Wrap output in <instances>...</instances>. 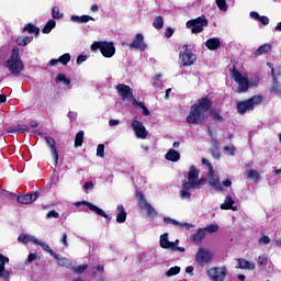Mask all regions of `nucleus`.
<instances>
[{
    "instance_id": "nucleus-1",
    "label": "nucleus",
    "mask_w": 281,
    "mask_h": 281,
    "mask_svg": "<svg viewBox=\"0 0 281 281\" xmlns=\"http://www.w3.org/2000/svg\"><path fill=\"white\" fill-rule=\"evenodd\" d=\"M212 109V101L207 98L200 99L190 109V113L187 116L188 124H203L205 114Z\"/></svg>"
},
{
    "instance_id": "nucleus-2",
    "label": "nucleus",
    "mask_w": 281,
    "mask_h": 281,
    "mask_svg": "<svg viewBox=\"0 0 281 281\" xmlns=\"http://www.w3.org/2000/svg\"><path fill=\"white\" fill-rule=\"evenodd\" d=\"M204 182L205 179H199V169L191 166L188 173V181L182 183V189L180 191L181 199H190V196H192V190H199Z\"/></svg>"
},
{
    "instance_id": "nucleus-3",
    "label": "nucleus",
    "mask_w": 281,
    "mask_h": 281,
    "mask_svg": "<svg viewBox=\"0 0 281 281\" xmlns=\"http://www.w3.org/2000/svg\"><path fill=\"white\" fill-rule=\"evenodd\" d=\"M232 78L237 85V93H247V91H249V88L257 87L258 82H260V78L255 77L252 79H249V77H247V74H241L236 69L232 71Z\"/></svg>"
},
{
    "instance_id": "nucleus-4",
    "label": "nucleus",
    "mask_w": 281,
    "mask_h": 281,
    "mask_svg": "<svg viewBox=\"0 0 281 281\" xmlns=\"http://www.w3.org/2000/svg\"><path fill=\"white\" fill-rule=\"evenodd\" d=\"M5 69L9 70L11 76L19 77L24 69L23 60L19 57V48L14 46L9 59L4 63Z\"/></svg>"
},
{
    "instance_id": "nucleus-5",
    "label": "nucleus",
    "mask_w": 281,
    "mask_h": 281,
    "mask_svg": "<svg viewBox=\"0 0 281 281\" xmlns=\"http://www.w3.org/2000/svg\"><path fill=\"white\" fill-rule=\"evenodd\" d=\"M262 100H263L262 95L257 94L248 100L238 101L237 113H239V115H245V113L249 111H254V109H256L259 104H262Z\"/></svg>"
},
{
    "instance_id": "nucleus-6",
    "label": "nucleus",
    "mask_w": 281,
    "mask_h": 281,
    "mask_svg": "<svg viewBox=\"0 0 281 281\" xmlns=\"http://www.w3.org/2000/svg\"><path fill=\"white\" fill-rule=\"evenodd\" d=\"M136 198L138 199L139 209L143 210V212H146L148 218H157V210H155L153 205L146 201L144 194L142 192H137Z\"/></svg>"
},
{
    "instance_id": "nucleus-7",
    "label": "nucleus",
    "mask_w": 281,
    "mask_h": 281,
    "mask_svg": "<svg viewBox=\"0 0 281 281\" xmlns=\"http://www.w3.org/2000/svg\"><path fill=\"white\" fill-rule=\"evenodd\" d=\"M207 18H205V15H202L194 20L188 21L187 27H192V34H201V32H203V27H207Z\"/></svg>"
},
{
    "instance_id": "nucleus-8",
    "label": "nucleus",
    "mask_w": 281,
    "mask_h": 281,
    "mask_svg": "<svg viewBox=\"0 0 281 281\" xmlns=\"http://www.w3.org/2000/svg\"><path fill=\"white\" fill-rule=\"evenodd\" d=\"M131 128L137 139H146L148 137V130H146V125H144L142 121L137 120V117L132 120Z\"/></svg>"
},
{
    "instance_id": "nucleus-9",
    "label": "nucleus",
    "mask_w": 281,
    "mask_h": 281,
    "mask_svg": "<svg viewBox=\"0 0 281 281\" xmlns=\"http://www.w3.org/2000/svg\"><path fill=\"white\" fill-rule=\"evenodd\" d=\"M116 93H119L124 102H131L133 104V101L137 100L135 99V95H133V88L124 83H119L116 86Z\"/></svg>"
},
{
    "instance_id": "nucleus-10",
    "label": "nucleus",
    "mask_w": 281,
    "mask_h": 281,
    "mask_svg": "<svg viewBox=\"0 0 281 281\" xmlns=\"http://www.w3.org/2000/svg\"><path fill=\"white\" fill-rule=\"evenodd\" d=\"M179 63L182 67H190L196 63V56L186 46V49L180 52Z\"/></svg>"
},
{
    "instance_id": "nucleus-11",
    "label": "nucleus",
    "mask_w": 281,
    "mask_h": 281,
    "mask_svg": "<svg viewBox=\"0 0 281 281\" xmlns=\"http://www.w3.org/2000/svg\"><path fill=\"white\" fill-rule=\"evenodd\" d=\"M195 262L200 265V267H206L212 262V254L210 250L205 248H200L195 255Z\"/></svg>"
},
{
    "instance_id": "nucleus-12",
    "label": "nucleus",
    "mask_w": 281,
    "mask_h": 281,
    "mask_svg": "<svg viewBox=\"0 0 281 281\" xmlns=\"http://www.w3.org/2000/svg\"><path fill=\"white\" fill-rule=\"evenodd\" d=\"M209 186L216 192H223V184H221V179L214 171L212 165H209Z\"/></svg>"
},
{
    "instance_id": "nucleus-13",
    "label": "nucleus",
    "mask_w": 281,
    "mask_h": 281,
    "mask_svg": "<svg viewBox=\"0 0 281 281\" xmlns=\"http://www.w3.org/2000/svg\"><path fill=\"white\" fill-rule=\"evenodd\" d=\"M227 276L225 268L214 267L207 270V278L211 281H224Z\"/></svg>"
},
{
    "instance_id": "nucleus-14",
    "label": "nucleus",
    "mask_w": 281,
    "mask_h": 281,
    "mask_svg": "<svg viewBox=\"0 0 281 281\" xmlns=\"http://www.w3.org/2000/svg\"><path fill=\"white\" fill-rule=\"evenodd\" d=\"M74 205L76 207H80V205H86L88 206L90 212H93L98 216H102V218H106L108 221H111V217H109V214L104 212V210L98 207L95 204L87 202V201H80V202H75Z\"/></svg>"
},
{
    "instance_id": "nucleus-15",
    "label": "nucleus",
    "mask_w": 281,
    "mask_h": 281,
    "mask_svg": "<svg viewBox=\"0 0 281 281\" xmlns=\"http://www.w3.org/2000/svg\"><path fill=\"white\" fill-rule=\"evenodd\" d=\"M100 52L104 58H113L115 56V44L113 42H103Z\"/></svg>"
},
{
    "instance_id": "nucleus-16",
    "label": "nucleus",
    "mask_w": 281,
    "mask_h": 281,
    "mask_svg": "<svg viewBox=\"0 0 281 281\" xmlns=\"http://www.w3.org/2000/svg\"><path fill=\"white\" fill-rule=\"evenodd\" d=\"M130 47L132 49H138L139 52H146V48L148 47V45L146 44V42H144V35L138 33L136 34L133 42L130 44Z\"/></svg>"
},
{
    "instance_id": "nucleus-17",
    "label": "nucleus",
    "mask_w": 281,
    "mask_h": 281,
    "mask_svg": "<svg viewBox=\"0 0 281 281\" xmlns=\"http://www.w3.org/2000/svg\"><path fill=\"white\" fill-rule=\"evenodd\" d=\"M280 67L272 69V89L271 92L276 93V95H281V87L280 83L278 82V78L280 76Z\"/></svg>"
},
{
    "instance_id": "nucleus-18",
    "label": "nucleus",
    "mask_w": 281,
    "mask_h": 281,
    "mask_svg": "<svg viewBox=\"0 0 281 281\" xmlns=\"http://www.w3.org/2000/svg\"><path fill=\"white\" fill-rule=\"evenodd\" d=\"M155 260V254L153 252H143L139 255L138 262L143 267H149V265H153V261Z\"/></svg>"
},
{
    "instance_id": "nucleus-19",
    "label": "nucleus",
    "mask_w": 281,
    "mask_h": 281,
    "mask_svg": "<svg viewBox=\"0 0 281 281\" xmlns=\"http://www.w3.org/2000/svg\"><path fill=\"white\" fill-rule=\"evenodd\" d=\"M209 135L212 138V155L214 159H221V153L218 151V140L216 139V136L214 135V132L212 131V128H209Z\"/></svg>"
},
{
    "instance_id": "nucleus-20",
    "label": "nucleus",
    "mask_w": 281,
    "mask_h": 281,
    "mask_svg": "<svg viewBox=\"0 0 281 281\" xmlns=\"http://www.w3.org/2000/svg\"><path fill=\"white\" fill-rule=\"evenodd\" d=\"M36 199H38V192L25 194V195H19L18 203H22L23 205H30V203H34Z\"/></svg>"
},
{
    "instance_id": "nucleus-21",
    "label": "nucleus",
    "mask_w": 281,
    "mask_h": 281,
    "mask_svg": "<svg viewBox=\"0 0 281 281\" xmlns=\"http://www.w3.org/2000/svg\"><path fill=\"white\" fill-rule=\"evenodd\" d=\"M45 139L48 148H50V153L53 155L55 164H58V149L56 148V140L49 136H46Z\"/></svg>"
},
{
    "instance_id": "nucleus-22",
    "label": "nucleus",
    "mask_w": 281,
    "mask_h": 281,
    "mask_svg": "<svg viewBox=\"0 0 281 281\" xmlns=\"http://www.w3.org/2000/svg\"><path fill=\"white\" fill-rule=\"evenodd\" d=\"M236 202L232 195H227L224 203L221 204V210H232L233 212H238V206L234 205Z\"/></svg>"
},
{
    "instance_id": "nucleus-23",
    "label": "nucleus",
    "mask_w": 281,
    "mask_h": 281,
    "mask_svg": "<svg viewBox=\"0 0 281 281\" xmlns=\"http://www.w3.org/2000/svg\"><path fill=\"white\" fill-rule=\"evenodd\" d=\"M237 266L236 269H246L247 271H254L256 269V265L254 262H250L246 259H237Z\"/></svg>"
},
{
    "instance_id": "nucleus-24",
    "label": "nucleus",
    "mask_w": 281,
    "mask_h": 281,
    "mask_svg": "<svg viewBox=\"0 0 281 281\" xmlns=\"http://www.w3.org/2000/svg\"><path fill=\"white\" fill-rule=\"evenodd\" d=\"M205 47H207V49H210L211 52H215V49H218V47H221V38L218 37L209 38L205 42Z\"/></svg>"
},
{
    "instance_id": "nucleus-25",
    "label": "nucleus",
    "mask_w": 281,
    "mask_h": 281,
    "mask_svg": "<svg viewBox=\"0 0 281 281\" xmlns=\"http://www.w3.org/2000/svg\"><path fill=\"white\" fill-rule=\"evenodd\" d=\"M160 247L161 249H169V251L175 249V245L168 239V233L160 235Z\"/></svg>"
},
{
    "instance_id": "nucleus-26",
    "label": "nucleus",
    "mask_w": 281,
    "mask_h": 281,
    "mask_svg": "<svg viewBox=\"0 0 281 281\" xmlns=\"http://www.w3.org/2000/svg\"><path fill=\"white\" fill-rule=\"evenodd\" d=\"M53 257L55 258V260H57V263L59 267H66V269H72L74 263L71 262V260L65 257H60L56 254Z\"/></svg>"
},
{
    "instance_id": "nucleus-27",
    "label": "nucleus",
    "mask_w": 281,
    "mask_h": 281,
    "mask_svg": "<svg viewBox=\"0 0 281 281\" xmlns=\"http://www.w3.org/2000/svg\"><path fill=\"white\" fill-rule=\"evenodd\" d=\"M165 159H167V161L177 162L181 159V154L176 149H169L165 155Z\"/></svg>"
},
{
    "instance_id": "nucleus-28",
    "label": "nucleus",
    "mask_w": 281,
    "mask_h": 281,
    "mask_svg": "<svg viewBox=\"0 0 281 281\" xmlns=\"http://www.w3.org/2000/svg\"><path fill=\"white\" fill-rule=\"evenodd\" d=\"M27 131H30V126L25 124H18V125L10 126L7 130V133H27Z\"/></svg>"
},
{
    "instance_id": "nucleus-29",
    "label": "nucleus",
    "mask_w": 281,
    "mask_h": 281,
    "mask_svg": "<svg viewBox=\"0 0 281 281\" xmlns=\"http://www.w3.org/2000/svg\"><path fill=\"white\" fill-rule=\"evenodd\" d=\"M70 21L72 23H89V21H95V19L90 15H71Z\"/></svg>"
},
{
    "instance_id": "nucleus-30",
    "label": "nucleus",
    "mask_w": 281,
    "mask_h": 281,
    "mask_svg": "<svg viewBox=\"0 0 281 281\" xmlns=\"http://www.w3.org/2000/svg\"><path fill=\"white\" fill-rule=\"evenodd\" d=\"M116 211L119 212L116 214V223H125L126 222V211H124V205H122V204L117 205Z\"/></svg>"
},
{
    "instance_id": "nucleus-31",
    "label": "nucleus",
    "mask_w": 281,
    "mask_h": 281,
    "mask_svg": "<svg viewBox=\"0 0 281 281\" xmlns=\"http://www.w3.org/2000/svg\"><path fill=\"white\" fill-rule=\"evenodd\" d=\"M250 19H254V21H260L262 25H269V18L266 15L260 16V14L256 11L250 12Z\"/></svg>"
},
{
    "instance_id": "nucleus-32",
    "label": "nucleus",
    "mask_w": 281,
    "mask_h": 281,
    "mask_svg": "<svg viewBox=\"0 0 281 281\" xmlns=\"http://www.w3.org/2000/svg\"><path fill=\"white\" fill-rule=\"evenodd\" d=\"M18 240H19V243H22V245H27V243H34V245H36L37 238L32 235L21 234L18 237Z\"/></svg>"
},
{
    "instance_id": "nucleus-33",
    "label": "nucleus",
    "mask_w": 281,
    "mask_h": 281,
    "mask_svg": "<svg viewBox=\"0 0 281 281\" xmlns=\"http://www.w3.org/2000/svg\"><path fill=\"white\" fill-rule=\"evenodd\" d=\"M132 104H133V106H138L139 109H142V115H144V116L150 115V110H148L146 108V103H144L143 101H139L136 99L133 101Z\"/></svg>"
},
{
    "instance_id": "nucleus-34",
    "label": "nucleus",
    "mask_w": 281,
    "mask_h": 281,
    "mask_svg": "<svg viewBox=\"0 0 281 281\" xmlns=\"http://www.w3.org/2000/svg\"><path fill=\"white\" fill-rule=\"evenodd\" d=\"M33 40V36H20L16 38V45H19L20 47H25L26 45H30Z\"/></svg>"
},
{
    "instance_id": "nucleus-35",
    "label": "nucleus",
    "mask_w": 281,
    "mask_h": 281,
    "mask_svg": "<svg viewBox=\"0 0 281 281\" xmlns=\"http://www.w3.org/2000/svg\"><path fill=\"white\" fill-rule=\"evenodd\" d=\"M205 229L204 228H199L195 234L192 235V240L193 243H201L205 238Z\"/></svg>"
},
{
    "instance_id": "nucleus-36",
    "label": "nucleus",
    "mask_w": 281,
    "mask_h": 281,
    "mask_svg": "<svg viewBox=\"0 0 281 281\" xmlns=\"http://www.w3.org/2000/svg\"><path fill=\"white\" fill-rule=\"evenodd\" d=\"M271 44H263L261 45L256 52L255 56H262V54H269L271 52Z\"/></svg>"
},
{
    "instance_id": "nucleus-37",
    "label": "nucleus",
    "mask_w": 281,
    "mask_h": 281,
    "mask_svg": "<svg viewBox=\"0 0 281 281\" xmlns=\"http://www.w3.org/2000/svg\"><path fill=\"white\" fill-rule=\"evenodd\" d=\"M247 179H250V181H258L260 179V172L249 169L246 171Z\"/></svg>"
},
{
    "instance_id": "nucleus-38",
    "label": "nucleus",
    "mask_w": 281,
    "mask_h": 281,
    "mask_svg": "<svg viewBox=\"0 0 281 281\" xmlns=\"http://www.w3.org/2000/svg\"><path fill=\"white\" fill-rule=\"evenodd\" d=\"M82 142H85V131H79L75 138V148H80Z\"/></svg>"
},
{
    "instance_id": "nucleus-39",
    "label": "nucleus",
    "mask_w": 281,
    "mask_h": 281,
    "mask_svg": "<svg viewBox=\"0 0 281 281\" xmlns=\"http://www.w3.org/2000/svg\"><path fill=\"white\" fill-rule=\"evenodd\" d=\"M35 245H40L41 248L44 249V251H47V254H50L52 256H55L56 254L54 252V249H52V247H49V245H47V243L43 241V240H35Z\"/></svg>"
},
{
    "instance_id": "nucleus-40",
    "label": "nucleus",
    "mask_w": 281,
    "mask_h": 281,
    "mask_svg": "<svg viewBox=\"0 0 281 281\" xmlns=\"http://www.w3.org/2000/svg\"><path fill=\"white\" fill-rule=\"evenodd\" d=\"M104 273V266L98 265L97 267H92L91 269V278H98Z\"/></svg>"
},
{
    "instance_id": "nucleus-41",
    "label": "nucleus",
    "mask_w": 281,
    "mask_h": 281,
    "mask_svg": "<svg viewBox=\"0 0 281 281\" xmlns=\"http://www.w3.org/2000/svg\"><path fill=\"white\" fill-rule=\"evenodd\" d=\"M54 27H56V21L49 20L43 27L42 32H43V34H49V32H52V30H54Z\"/></svg>"
},
{
    "instance_id": "nucleus-42",
    "label": "nucleus",
    "mask_w": 281,
    "mask_h": 281,
    "mask_svg": "<svg viewBox=\"0 0 281 281\" xmlns=\"http://www.w3.org/2000/svg\"><path fill=\"white\" fill-rule=\"evenodd\" d=\"M52 18L53 19H64L65 18V13L60 12V8L59 7H53L52 8Z\"/></svg>"
},
{
    "instance_id": "nucleus-43",
    "label": "nucleus",
    "mask_w": 281,
    "mask_h": 281,
    "mask_svg": "<svg viewBox=\"0 0 281 281\" xmlns=\"http://www.w3.org/2000/svg\"><path fill=\"white\" fill-rule=\"evenodd\" d=\"M24 32H29V34H35L36 36H38V34L41 33V29L34 26L33 24H27L24 27Z\"/></svg>"
},
{
    "instance_id": "nucleus-44",
    "label": "nucleus",
    "mask_w": 281,
    "mask_h": 281,
    "mask_svg": "<svg viewBox=\"0 0 281 281\" xmlns=\"http://www.w3.org/2000/svg\"><path fill=\"white\" fill-rule=\"evenodd\" d=\"M179 273H181V267H171L167 272H166V277L167 278H172V276H179Z\"/></svg>"
},
{
    "instance_id": "nucleus-45",
    "label": "nucleus",
    "mask_w": 281,
    "mask_h": 281,
    "mask_svg": "<svg viewBox=\"0 0 281 281\" xmlns=\"http://www.w3.org/2000/svg\"><path fill=\"white\" fill-rule=\"evenodd\" d=\"M154 82H153V87L154 89H156V91H161V75H156L153 78Z\"/></svg>"
},
{
    "instance_id": "nucleus-46",
    "label": "nucleus",
    "mask_w": 281,
    "mask_h": 281,
    "mask_svg": "<svg viewBox=\"0 0 281 281\" xmlns=\"http://www.w3.org/2000/svg\"><path fill=\"white\" fill-rule=\"evenodd\" d=\"M215 3L222 12H227V1L226 0H215Z\"/></svg>"
},
{
    "instance_id": "nucleus-47",
    "label": "nucleus",
    "mask_w": 281,
    "mask_h": 281,
    "mask_svg": "<svg viewBox=\"0 0 281 281\" xmlns=\"http://www.w3.org/2000/svg\"><path fill=\"white\" fill-rule=\"evenodd\" d=\"M153 25L156 30H161L164 27V18L162 16H157L154 20Z\"/></svg>"
},
{
    "instance_id": "nucleus-48",
    "label": "nucleus",
    "mask_w": 281,
    "mask_h": 281,
    "mask_svg": "<svg viewBox=\"0 0 281 281\" xmlns=\"http://www.w3.org/2000/svg\"><path fill=\"white\" fill-rule=\"evenodd\" d=\"M60 65H68V63L71 60V55L69 53H65L58 58Z\"/></svg>"
},
{
    "instance_id": "nucleus-49",
    "label": "nucleus",
    "mask_w": 281,
    "mask_h": 281,
    "mask_svg": "<svg viewBox=\"0 0 281 281\" xmlns=\"http://www.w3.org/2000/svg\"><path fill=\"white\" fill-rule=\"evenodd\" d=\"M57 82H63L66 87H69V85H71V80L69 78H67V76H65L63 74L58 75Z\"/></svg>"
},
{
    "instance_id": "nucleus-50",
    "label": "nucleus",
    "mask_w": 281,
    "mask_h": 281,
    "mask_svg": "<svg viewBox=\"0 0 281 281\" xmlns=\"http://www.w3.org/2000/svg\"><path fill=\"white\" fill-rule=\"evenodd\" d=\"M204 229H205V233L209 232V234H215V232H218L220 227H218V224H211V225H207Z\"/></svg>"
},
{
    "instance_id": "nucleus-51",
    "label": "nucleus",
    "mask_w": 281,
    "mask_h": 281,
    "mask_svg": "<svg viewBox=\"0 0 281 281\" xmlns=\"http://www.w3.org/2000/svg\"><path fill=\"white\" fill-rule=\"evenodd\" d=\"M267 262H269V257L267 255H261L258 258L259 267H267Z\"/></svg>"
},
{
    "instance_id": "nucleus-52",
    "label": "nucleus",
    "mask_w": 281,
    "mask_h": 281,
    "mask_svg": "<svg viewBox=\"0 0 281 281\" xmlns=\"http://www.w3.org/2000/svg\"><path fill=\"white\" fill-rule=\"evenodd\" d=\"M224 153H226V155H229L231 157H234L236 153V147H234V145H227L226 147H224Z\"/></svg>"
},
{
    "instance_id": "nucleus-53",
    "label": "nucleus",
    "mask_w": 281,
    "mask_h": 281,
    "mask_svg": "<svg viewBox=\"0 0 281 281\" xmlns=\"http://www.w3.org/2000/svg\"><path fill=\"white\" fill-rule=\"evenodd\" d=\"M173 248H171V251H180V254H183L186 251V248L179 247V239H176L172 241Z\"/></svg>"
},
{
    "instance_id": "nucleus-54",
    "label": "nucleus",
    "mask_w": 281,
    "mask_h": 281,
    "mask_svg": "<svg viewBox=\"0 0 281 281\" xmlns=\"http://www.w3.org/2000/svg\"><path fill=\"white\" fill-rule=\"evenodd\" d=\"M8 262H10V258L0 254V271L3 270V268H5V265H8Z\"/></svg>"
},
{
    "instance_id": "nucleus-55",
    "label": "nucleus",
    "mask_w": 281,
    "mask_h": 281,
    "mask_svg": "<svg viewBox=\"0 0 281 281\" xmlns=\"http://www.w3.org/2000/svg\"><path fill=\"white\" fill-rule=\"evenodd\" d=\"M88 268H89L88 265H82V266H78V267L72 266L71 269L75 271V273H85V271H87Z\"/></svg>"
},
{
    "instance_id": "nucleus-56",
    "label": "nucleus",
    "mask_w": 281,
    "mask_h": 281,
    "mask_svg": "<svg viewBox=\"0 0 281 281\" xmlns=\"http://www.w3.org/2000/svg\"><path fill=\"white\" fill-rule=\"evenodd\" d=\"M164 223L166 225H176V226L181 225V222H179L177 220H172L170 217H164Z\"/></svg>"
},
{
    "instance_id": "nucleus-57",
    "label": "nucleus",
    "mask_w": 281,
    "mask_h": 281,
    "mask_svg": "<svg viewBox=\"0 0 281 281\" xmlns=\"http://www.w3.org/2000/svg\"><path fill=\"white\" fill-rule=\"evenodd\" d=\"M97 157H101L103 159L104 157V144H99L97 147Z\"/></svg>"
},
{
    "instance_id": "nucleus-58",
    "label": "nucleus",
    "mask_w": 281,
    "mask_h": 281,
    "mask_svg": "<svg viewBox=\"0 0 281 281\" xmlns=\"http://www.w3.org/2000/svg\"><path fill=\"white\" fill-rule=\"evenodd\" d=\"M38 258V254L34 252V254H30L25 265H32V262H34V260H36Z\"/></svg>"
},
{
    "instance_id": "nucleus-59",
    "label": "nucleus",
    "mask_w": 281,
    "mask_h": 281,
    "mask_svg": "<svg viewBox=\"0 0 281 281\" xmlns=\"http://www.w3.org/2000/svg\"><path fill=\"white\" fill-rule=\"evenodd\" d=\"M269 243H271V238L267 235L259 238V245H269Z\"/></svg>"
},
{
    "instance_id": "nucleus-60",
    "label": "nucleus",
    "mask_w": 281,
    "mask_h": 281,
    "mask_svg": "<svg viewBox=\"0 0 281 281\" xmlns=\"http://www.w3.org/2000/svg\"><path fill=\"white\" fill-rule=\"evenodd\" d=\"M0 278L1 280H9L10 272L5 270V268H2V270H0Z\"/></svg>"
},
{
    "instance_id": "nucleus-61",
    "label": "nucleus",
    "mask_w": 281,
    "mask_h": 281,
    "mask_svg": "<svg viewBox=\"0 0 281 281\" xmlns=\"http://www.w3.org/2000/svg\"><path fill=\"white\" fill-rule=\"evenodd\" d=\"M60 217V214L56 211H49L46 215V218H59Z\"/></svg>"
},
{
    "instance_id": "nucleus-62",
    "label": "nucleus",
    "mask_w": 281,
    "mask_h": 281,
    "mask_svg": "<svg viewBox=\"0 0 281 281\" xmlns=\"http://www.w3.org/2000/svg\"><path fill=\"white\" fill-rule=\"evenodd\" d=\"M103 42H94L92 45H91V50L92 52H98V49L101 50V45H102Z\"/></svg>"
},
{
    "instance_id": "nucleus-63",
    "label": "nucleus",
    "mask_w": 281,
    "mask_h": 281,
    "mask_svg": "<svg viewBox=\"0 0 281 281\" xmlns=\"http://www.w3.org/2000/svg\"><path fill=\"white\" fill-rule=\"evenodd\" d=\"M87 58H89L87 55H79L77 57V65H82V63H86Z\"/></svg>"
},
{
    "instance_id": "nucleus-64",
    "label": "nucleus",
    "mask_w": 281,
    "mask_h": 281,
    "mask_svg": "<svg viewBox=\"0 0 281 281\" xmlns=\"http://www.w3.org/2000/svg\"><path fill=\"white\" fill-rule=\"evenodd\" d=\"M68 117L70 120V122H76L77 117H78V113L76 112H69L68 113Z\"/></svg>"
}]
</instances>
